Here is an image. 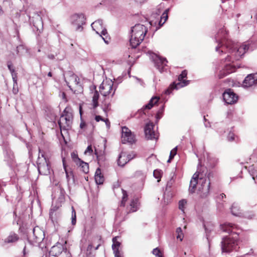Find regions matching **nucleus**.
I'll return each instance as SVG.
<instances>
[{"label":"nucleus","instance_id":"nucleus-1","mask_svg":"<svg viewBox=\"0 0 257 257\" xmlns=\"http://www.w3.org/2000/svg\"><path fill=\"white\" fill-rule=\"evenodd\" d=\"M218 35L219 34H217V36H215V39L217 42L219 43L218 46L216 47V51H219V48H221V50L220 52L223 53L225 49H227L229 53H234L235 59L238 60L249 49V45L248 44H242L241 45L239 46L238 44L235 43L231 40H227L224 46L222 44L223 42H220Z\"/></svg>","mask_w":257,"mask_h":257},{"label":"nucleus","instance_id":"nucleus-2","mask_svg":"<svg viewBox=\"0 0 257 257\" xmlns=\"http://www.w3.org/2000/svg\"><path fill=\"white\" fill-rule=\"evenodd\" d=\"M131 31L130 45L132 48H136L144 40L148 29L144 25L137 24L132 28Z\"/></svg>","mask_w":257,"mask_h":257},{"label":"nucleus","instance_id":"nucleus-3","mask_svg":"<svg viewBox=\"0 0 257 257\" xmlns=\"http://www.w3.org/2000/svg\"><path fill=\"white\" fill-rule=\"evenodd\" d=\"M64 80L74 93H80L82 91V87L80 83V79L76 75L71 71H68L64 74Z\"/></svg>","mask_w":257,"mask_h":257},{"label":"nucleus","instance_id":"nucleus-4","mask_svg":"<svg viewBox=\"0 0 257 257\" xmlns=\"http://www.w3.org/2000/svg\"><path fill=\"white\" fill-rule=\"evenodd\" d=\"M37 165L40 174L47 175L50 174V167L49 160L45 156V153L40 150H39V154L37 160Z\"/></svg>","mask_w":257,"mask_h":257},{"label":"nucleus","instance_id":"nucleus-5","mask_svg":"<svg viewBox=\"0 0 257 257\" xmlns=\"http://www.w3.org/2000/svg\"><path fill=\"white\" fill-rule=\"evenodd\" d=\"M212 176L211 173L208 175V178H200L199 179V186L198 194L202 198H207L209 194L210 187V177Z\"/></svg>","mask_w":257,"mask_h":257},{"label":"nucleus","instance_id":"nucleus-6","mask_svg":"<svg viewBox=\"0 0 257 257\" xmlns=\"http://www.w3.org/2000/svg\"><path fill=\"white\" fill-rule=\"evenodd\" d=\"M237 239L235 237L226 236L222 238L221 242L222 251L229 252L237 249Z\"/></svg>","mask_w":257,"mask_h":257},{"label":"nucleus","instance_id":"nucleus-7","mask_svg":"<svg viewBox=\"0 0 257 257\" xmlns=\"http://www.w3.org/2000/svg\"><path fill=\"white\" fill-rule=\"evenodd\" d=\"M26 12L30 18V23H32L34 27L37 29V30L40 32L43 27L42 18L44 17L46 12L45 11H42L39 12L34 13L32 16L28 11V10H26Z\"/></svg>","mask_w":257,"mask_h":257},{"label":"nucleus","instance_id":"nucleus-8","mask_svg":"<svg viewBox=\"0 0 257 257\" xmlns=\"http://www.w3.org/2000/svg\"><path fill=\"white\" fill-rule=\"evenodd\" d=\"M91 27L96 33L99 35L106 44H108L109 38H107L106 35L107 34L106 29L103 26L101 20L95 21L91 24Z\"/></svg>","mask_w":257,"mask_h":257},{"label":"nucleus","instance_id":"nucleus-9","mask_svg":"<svg viewBox=\"0 0 257 257\" xmlns=\"http://www.w3.org/2000/svg\"><path fill=\"white\" fill-rule=\"evenodd\" d=\"M58 121L61 130L67 131L71 128L72 123L73 116L71 113L64 111Z\"/></svg>","mask_w":257,"mask_h":257},{"label":"nucleus","instance_id":"nucleus-10","mask_svg":"<svg viewBox=\"0 0 257 257\" xmlns=\"http://www.w3.org/2000/svg\"><path fill=\"white\" fill-rule=\"evenodd\" d=\"M187 72L186 70H184L182 72V73L178 76V83L174 82L171 84L169 88L165 90V93L166 94H169L171 93L172 90L174 89H178L180 88L183 87L189 84V81L184 80V78L187 77Z\"/></svg>","mask_w":257,"mask_h":257},{"label":"nucleus","instance_id":"nucleus-11","mask_svg":"<svg viewBox=\"0 0 257 257\" xmlns=\"http://www.w3.org/2000/svg\"><path fill=\"white\" fill-rule=\"evenodd\" d=\"M113 82L110 79H106L103 81L99 87V91L103 96H107L111 95L113 96L115 89H113Z\"/></svg>","mask_w":257,"mask_h":257},{"label":"nucleus","instance_id":"nucleus-12","mask_svg":"<svg viewBox=\"0 0 257 257\" xmlns=\"http://www.w3.org/2000/svg\"><path fill=\"white\" fill-rule=\"evenodd\" d=\"M71 22L76 31H82V25L85 23L84 16L82 14H74L71 17Z\"/></svg>","mask_w":257,"mask_h":257},{"label":"nucleus","instance_id":"nucleus-13","mask_svg":"<svg viewBox=\"0 0 257 257\" xmlns=\"http://www.w3.org/2000/svg\"><path fill=\"white\" fill-rule=\"evenodd\" d=\"M135 136L131 130L126 126L122 127L121 142L123 144L127 143L133 144L135 142Z\"/></svg>","mask_w":257,"mask_h":257},{"label":"nucleus","instance_id":"nucleus-14","mask_svg":"<svg viewBox=\"0 0 257 257\" xmlns=\"http://www.w3.org/2000/svg\"><path fill=\"white\" fill-rule=\"evenodd\" d=\"M223 98L226 103L231 104L236 102L238 96L232 89H227L223 93Z\"/></svg>","mask_w":257,"mask_h":257},{"label":"nucleus","instance_id":"nucleus-15","mask_svg":"<svg viewBox=\"0 0 257 257\" xmlns=\"http://www.w3.org/2000/svg\"><path fill=\"white\" fill-rule=\"evenodd\" d=\"M31 238L34 242L41 243L45 238L44 232L38 226H36L33 229V234Z\"/></svg>","mask_w":257,"mask_h":257},{"label":"nucleus","instance_id":"nucleus-16","mask_svg":"<svg viewBox=\"0 0 257 257\" xmlns=\"http://www.w3.org/2000/svg\"><path fill=\"white\" fill-rule=\"evenodd\" d=\"M153 59L156 68L160 72H163L164 67L167 66V63H168L166 58L155 55L153 56Z\"/></svg>","mask_w":257,"mask_h":257},{"label":"nucleus","instance_id":"nucleus-17","mask_svg":"<svg viewBox=\"0 0 257 257\" xmlns=\"http://www.w3.org/2000/svg\"><path fill=\"white\" fill-rule=\"evenodd\" d=\"M154 125L152 123H147L144 129L146 138L150 140L157 139V135L153 130Z\"/></svg>","mask_w":257,"mask_h":257},{"label":"nucleus","instance_id":"nucleus-18","mask_svg":"<svg viewBox=\"0 0 257 257\" xmlns=\"http://www.w3.org/2000/svg\"><path fill=\"white\" fill-rule=\"evenodd\" d=\"M257 85V74H250L248 75L243 81L244 87H251Z\"/></svg>","mask_w":257,"mask_h":257},{"label":"nucleus","instance_id":"nucleus-19","mask_svg":"<svg viewBox=\"0 0 257 257\" xmlns=\"http://www.w3.org/2000/svg\"><path fill=\"white\" fill-rule=\"evenodd\" d=\"M67 248L66 246L60 243H57L56 245H54L50 250V253L53 256H58L63 251H66Z\"/></svg>","mask_w":257,"mask_h":257},{"label":"nucleus","instance_id":"nucleus-20","mask_svg":"<svg viewBox=\"0 0 257 257\" xmlns=\"http://www.w3.org/2000/svg\"><path fill=\"white\" fill-rule=\"evenodd\" d=\"M235 71V67L231 65L230 64H226L224 69L220 72L218 75L219 78H222L227 74L232 73Z\"/></svg>","mask_w":257,"mask_h":257},{"label":"nucleus","instance_id":"nucleus-21","mask_svg":"<svg viewBox=\"0 0 257 257\" xmlns=\"http://www.w3.org/2000/svg\"><path fill=\"white\" fill-rule=\"evenodd\" d=\"M198 175L195 173L191 178L189 188V191L191 193H194L196 190V185L198 183Z\"/></svg>","mask_w":257,"mask_h":257},{"label":"nucleus","instance_id":"nucleus-22","mask_svg":"<svg viewBox=\"0 0 257 257\" xmlns=\"http://www.w3.org/2000/svg\"><path fill=\"white\" fill-rule=\"evenodd\" d=\"M159 98L157 97H152L149 103L143 106V107L140 110L141 112H143L144 113H145L144 111L145 109H150L154 104L157 103L158 101Z\"/></svg>","mask_w":257,"mask_h":257},{"label":"nucleus","instance_id":"nucleus-23","mask_svg":"<svg viewBox=\"0 0 257 257\" xmlns=\"http://www.w3.org/2000/svg\"><path fill=\"white\" fill-rule=\"evenodd\" d=\"M18 235L15 233H11L10 235L4 239L5 243H14L19 239Z\"/></svg>","mask_w":257,"mask_h":257},{"label":"nucleus","instance_id":"nucleus-24","mask_svg":"<svg viewBox=\"0 0 257 257\" xmlns=\"http://www.w3.org/2000/svg\"><path fill=\"white\" fill-rule=\"evenodd\" d=\"M128 162L127 159L126 158V153L123 152H121L117 160L118 165L120 166H123Z\"/></svg>","mask_w":257,"mask_h":257},{"label":"nucleus","instance_id":"nucleus-25","mask_svg":"<svg viewBox=\"0 0 257 257\" xmlns=\"http://www.w3.org/2000/svg\"><path fill=\"white\" fill-rule=\"evenodd\" d=\"M95 180L97 184H102L104 181V177L101 175V170L97 168L95 174Z\"/></svg>","mask_w":257,"mask_h":257},{"label":"nucleus","instance_id":"nucleus-26","mask_svg":"<svg viewBox=\"0 0 257 257\" xmlns=\"http://www.w3.org/2000/svg\"><path fill=\"white\" fill-rule=\"evenodd\" d=\"M95 89H96V87L93 86V89L94 90V91L93 92H92V93H93L92 105H93V108H95L98 106V99L99 97V92Z\"/></svg>","mask_w":257,"mask_h":257},{"label":"nucleus","instance_id":"nucleus-27","mask_svg":"<svg viewBox=\"0 0 257 257\" xmlns=\"http://www.w3.org/2000/svg\"><path fill=\"white\" fill-rule=\"evenodd\" d=\"M231 212L232 215L237 216H239L241 214L240 207L237 203H234L232 204L231 207Z\"/></svg>","mask_w":257,"mask_h":257},{"label":"nucleus","instance_id":"nucleus-28","mask_svg":"<svg viewBox=\"0 0 257 257\" xmlns=\"http://www.w3.org/2000/svg\"><path fill=\"white\" fill-rule=\"evenodd\" d=\"M235 225L232 224L230 223H225L223 224L220 225L221 229L222 230L223 232H225L227 233H230L232 231V229L234 228Z\"/></svg>","mask_w":257,"mask_h":257},{"label":"nucleus","instance_id":"nucleus-29","mask_svg":"<svg viewBox=\"0 0 257 257\" xmlns=\"http://www.w3.org/2000/svg\"><path fill=\"white\" fill-rule=\"evenodd\" d=\"M169 11V9H166L162 14L161 19L159 22V25L160 26H162L168 20V12Z\"/></svg>","mask_w":257,"mask_h":257},{"label":"nucleus","instance_id":"nucleus-30","mask_svg":"<svg viewBox=\"0 0 257 257\" xmlns=\"http://www.w3.org/2000/svg\"><path fill=\"white\" fill-rule=\"evenodd\" d=\"M139 200L138 198L133 199L130 204L131 207L130 211L135 212L138 209Z\"/></svg>","mask_w":257,"mask_h":257},{"label":"nucleus","instance_id":"nucleus-31","mask_svg":"<svg viewBox=\"0 0 257 257\" xmlns=\"http://www.w3.org/2000/svg\"><path fill=\"white\" fill-rule=\"evenodd\" d=\"M204 228L205 230L207 240L209 241V237L210 236V233L213 230V226L212 225L210 224H204Z\"/></svg>","mask_w":257,"mask_h":257},{"label":"nucleus","instance_id":"nucleus-32","mask_svg":"<svg viewBox=\"0 0 257 257\" xmlns=\"http://www.w3.org/2000/svg\"><path fill=\"white\" fill-rule=\"evenodd\" d=\"M207 159L210 164L212 167H214L218 162V159L208 154Z\"/></svg>","mask_w":257,"mask_h":257},{"label":"nucleus","instance_id":"nucleus-33","mask_svg":"<svg viewBox=\"0 0 257 257\" xmlns=\"http://www.w3.org/2000/svg\"><path fill=\"white\" fill-rule=\"evenodd\" d=\"M78 164H79V166L82 169V171L84 173H87L89 172V166L88 163L81 161Z\"/></svg>","mask_w":257,"mask_h":257},{"label":"nucleus","instance_id":"nucleus-34","mask_svg":"<svg viewBox=\"0 0 257 257\" xmlns=\"http://www.w3.org/2000/svg\"><path fill=\"white\" fill-rule=\"evenodd\" d=\"M238 138L237 136H235L234 133L229 132L227 136V140L229 142H237Z\"/></svg>","mask_w":257,"mask_h":257},{"label":"nucleus","instance_id":"nucleus-35","mask_svg":"<svg viewBox=\"0 0 257 257\" xmlns=\"http://www.w3.org/2000/svg\"><path fill=\"white\" fill-rule=\"evenodd\" d=\"M118 236H115L112 238L113 244L112 245V248H119L120 246V242L117 240Z\"/></svg>","mask_w":257,"mask_h":257},{"label":"nucleus","instance_id":"nucleus-36","mask_svg":"<svg viewBox=\"0 0 257 257\" xmlns=\"http://www.w3.org/2000/svg\"><path fill=\"white\" fill-rule=\"evenodd\" d=\"M176 233L177 235V238L179 239L180 241H182L183 237V233L182 232V230L180 227H178L176 229Z\"/></svg>","mask_w":257,"mask_h":257},{"label":"nucleus","instance_id":"nucleus-37","mask_svg":"<svg viewBox=\"0 0 257 257\" xmlns=\"http://www.w3.org/2000/svg\"><path fill=\"white\" fill-rule=\"evenodd\" d=\"M72 212H71V223L73 225H75L76 222V212L75 209L73 206L71 207Z\"/></svg>","mask_w":257,"mask_h":257},{"label":"nucleus","instance_id":"nucleus-38","mask_svg":"<svg viewBox=\"0 0 257 257\" xmlns=\"http://www.w3.org/2000/svg\"><path fill=\"white\" fill-rule=\"evenodd\" d=\"M177 147H176L174 148L170 152L169 158L167 161V162L169 163L174 158V156L176 155L177 153Z\"/></svg>","mask_w":257,"mask_h":257},{"label":"nucleus","instance_id":"nucleus-39","mask_svg":"<svg viewBox=\"0 0 257 257\" xmlns=\"http://www.w3.org/2000/svg\"><path fill=\"white\" fill-rule=\"evenodd\" d=\"M122 190V193H123V197H122V200L120 203V206H124L125 202L126 201L127 199V193L125 191H124V190Z\"/></svg>","mask_w":257,"mask_h":257},{"label":"nucleus","instance_id":"nucleus-40","mask_svg":"<svg viewBox=\"0 0 257 257\" xmlns=\"http://www.w3.org/2000/svg\"><path fill=\"white\" fill-rule=\"evenodd\" d=\"M47 115L48 119L50 121H53L56 119V114L55 113H54V112L53 111H51L50 112V115H49L48 113H47Z\"/></svg>","mask_w":257,"mask_h":257},{"label":"nucleus","instance_id":"nucleus-41","mask_svg":"<svg viewBox=\"0 0 257 257\" xmlns=\"http://www.w3.org/2000/svg\"><path fill=\"white\" fill-rule=\"evenodd\" d=\"M187 201L185 199H182L179 202V208L183 212L184 211L185 205L186 204Z\"/></svg>","mask_w":257,"mask_h":257},{"label":"nucleus","instance_id":"nucleus-42","mask_svg":"<svg viewBox=\"0 0 257 257\" xmlns=\"http://www.w3.org/2000/svg\"><path fill=\"white\" fill-rule=\"evenodd\" d=\"M71 156L73 160L76 162L77 164H78L79 162L81 161V160L78 158V155L74 152L72 153Z\"/></svg>","mask_w":257,"mask_h":257},{"label":"nucleus","instance_id":"nucleus-43","mask_svg":"<svg viewBox=\"0 0 257 257\" xmlns=\"http://www.w3.org/2000/svg\"><path fill=\"white\" fill-rule=\"evenodd\" d=\"M63 167H64L65 173H66V178H67V181H68V182H69L70 181V176L72 175V173L70 172L69 174L68 172H67V169H66V166L65 163L64 159H63Z\"/></svg>","mask_w":257,"mask_h":257},{"label":"nucleus","instance_id":"nucleus-44","mask_svg":"<svg viewBox=\"0 0 257 257\" xmlns=\"http://www.w3.org/2000/svg\"><path fill=\"white\" fill-rule=\"evenodd\" d=\"M153 253L157 256V257H162V254L160 250L158 248H156L154 249L152 251Z\"/></svg>","mask_w":257,"mask_h":257},{"label":"nucleus","instance_id":"nucleus-45","mask_svg":"<svg viewBox=\"0 0 257 257\" xmlns=\"http://www.w3.org/2000/svg\"><path fill=\"white\" fill-rule=\"evenodd\" d=\"M112 250L114 254V257H122L119 248H112Z\"/></svg>","mask_w":257,"mask_h":257},{"label":"nucleus","instance_id":"nucleus-46","mask_svg":"<svg viewBox=\"0 0 257 257\" xmlns=\"http://www.w3.org/2000/svg\"><path fill=\"white\" fill-rule=\"evenodd\" d=\"M11 75L12 76L13 80L14 83H16V85H17V74L15 72V71L11 72Z\"/></svg>","mask_w":257,"mask_h":257},{"label":"nucleus","instance_id":"nucleus-47","mask_svg":"<svg viewBox=\"0 0 257 257\" xmlns=\"http://www.w3.org/2000/svg\"><path fill=\"white\" fill-rule=\"evenodd\" d=\"M25 50V48L23 45H19L17 47V53L18 54H21L23 51Z\"/></svg>","mask_w":257,"mask_h":257},{"label":"nucleus","instance_id":"nucleus-48","mask_svg":"<svg viewBox=\"0 0 257 257\" xmlns=\"http://www.w3.org/2000/svg\"><path fill=\"white\" fill-rule=\"evenodd\" d=\"M154 176L156 178L160 179L161 178V172L160 170H155L154 171Z\"/></svg>","mask_w":257,"mask_h":257},{"label":"nucleus","instance_id":"nucleus-49","mask_svg":"<svg viewBox=\"0 0 257 257\" xmlns=\"http://www.w3.org/2000/svg\"><path fill=\"white\" fill-rule=\"evenodd\" d=\"M136 154L134 152H132V153L126 155V158L127 159V161L129 162L130 161L132 160L133 159L135 158L136 157Z\"/></svg>","mask_w":257,"mask_h":257},{"label":"nucleus","instance_id":"nucleus-50","mask_svg":"<svg viewBox=\"0 0 257 257\" xmlns=\"http://www.w3.org/2000/svg\"><path fill=\"white\" fill-rule=\"evenodd\" d=\"M93 152V150L92 149V147L91 146H88L86 149V150L84 152L85 154H87V153H89V155H91Z\"/></svg>","mask_w":257,"mask_h":257},{"label":"nucleus","instance_id":"nucleus-51","mask_svg":"<svg viewBox=\"0 0 257 257\" xmlns=\"http://www.w3.org/2000/svg\"><path fill=\"white\" fill-rule=\"evenodd\" d=\"M13 92L14 94H17L18 92V84L16 85V83H14Z\"/></svg>","mask_w":257,"mask_h":257},{"label":"nucleus","instance_id":"nucleus-52","mask_svg":"<svg viewBox=\"0 0 257 257\" xmlns=\"http://www.w3.org/2000/svg\"><path fill=\"white\" fill-rule=\"evenodd\" d=\"M173 183V181L172 180V179H171L169 181H168L167 184L166 188H170L172 187Z\"/></svg>","mask_w":257,"mask_h":257},{"label":"nucleus","instance_id":"nucleus-53","mask_svg":"<svg viewBox=\"0 0 257 257\" xmlns=\"http://www.w3.org/2000/svg\"><path fill=\"white\" fill-rule=\"evenodd\" d=\"M57 54L56 53L55 54H49L48 55V58L51 60H53L55 58V57L56 56H57Z\"/></svg>","mask_w":257,"mask_h":257},{"label":"nucleus","instance_id":"nucleus-54","mask_svg":"<svg viewBox=\"0 0 257 257\" xmlns=\"http://www.w3.org/2000/svg\"><path fill=\"white\" fill-rule=\"evenodd\" d=\"M8 67L9 69L10 70L11 73L13 71H15V69L13 68L11 63H8Z\"/></svg>","mask_w":257,"mask_h":257},{"label":"nucleus","instance_id":"nucleus-55","mask_svg":"<svg viewBox=\"0 0 257 257\" xmlns=\"http://www.w3.org/2000/svg\"><path fill=\"white\" fill-rule=\"evenodd\" d=\"M95 119L97 122L100 121V120L102 121L104 120V119L100 115H96Z\"/></svg>","mask_w":257,"mask_h":257},{"label":"nucleus","instance_id":"nucleus-56","mask_svg":"<svg viewBox=\"0 0 257 257\" xmlns=\"http://www.w3.org/2000/svg\"><path fill=\"white\" fill-rule=\"evenodd\" d=\"M161 12H162L161 7H159L157 8V9L156 10V14L159 15L160 14V13H161Z\"/></svg>","mask_w":257,"mask_h":257},{"label":"nucleus","instance_id":"nucleus-57","mask_svg":"<svg viewBox=\"0 0 257 257\" xmlns=\"http://www.w3.org/2000/svg\"><path fill=\"white\" fill-rule=\"evenodd\" d=\"M225 197H226V195L222 193L219 195V196L218 197V199L221 200V199H223L224 198H225Z\"/></svg>","mask_w":257,"mask_h":257},{"label":"nucleus","instance_id":"nucleus-58","mask_svg":"<svg viewBox=\"0 0 257 257\" xmlns=\"http://www.w3.org/2000/svg\"><path fill=\"white\" fill-rule=\"evenodd\" d=\"M60 194H61V196H62L63 198H64V190L61 188L60 189Z\"/></svg>","mask_w":257,"mask_h":257},{"label":"nucleus","instance_id":"nucleus-59","mask_svg":"<svg viewBox=\"0 0 257 257\" xmlns=\"http://www.w3.org/2000/svg\"><path fill=\"white\" fill-rule=\"evenodd\" d=\"M225 61H231V56H227V57L225 58Z\"/></svg>","mask_w":257,"mask_h":257},{"label":"nucleus","instance_id":"nucleus-60","mask_svg":"<svg viewBox=\"0 0 257 257\" xmlns=\"http://www.w3.org/2000/svg\"><path fill=\"white\" fill-rule=\"evenodd\" d=\"M104 121L105 122V123H106L107 127L108 128L110 125V122H109L108 120L107 119L106 120H104Z\"/></svg>","mask_w":257,"mask_h":257},{"label":"nucleus","instance_id":"nucleus-61","mask_svg":"<svg viewBox=\"0 0 257 257\" xmlns=\"http://www.w3.org/2000/svg\"><path fill=\"white\" fill-rule=\"evenodd\" d=\"M85 126V123L84 122H81L80 124V127L81 128H83L84 127V126Z\"/></svg>","mask_w":257,"mask_h":257},{"label":"nucleus","instance_id":"nucleus-62","mask_svg":"<svg viewBox=\"0 0 257 257\" xmlns=\"http://www.w3.org/2000/svg\"><path fill=\"white\" fill-rule=\"evenodd\" d=\"M105 107L104 110L105 111L106 109H109L110 104H107V105H106V104H105Z\"/></svg>","mask_w":257,"mask_h":257},{"label":"nucleus","instance_id":"nucleus-63","mask_svg":"<svg viewBox=\"0 0 257 257\" xmlns=\"http://www.w3.org/2000/svg\"><path fill=\"white\" fill-rule=\"evenodd\" d=\"M93 247L92 244H89L87 247L88 249H91Z\"/></svg>","mask_w":257,"mask_h":257},{"label":"nucleus","instance_id":"nucleus-64","mask_svg":"<svg viewBox=\"0 0 257 257\" xmlns=\"http://www.w3.org/2000/svg\"><path fill=\"white\" fill-rule=\"evenodd\" d=\"M48 76H49V77H51L52 76V73L51 72H49L48 73Z\"/></svg>","mask_w":257,"mask_h":257}]
</instances>
